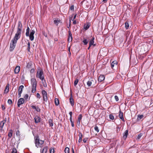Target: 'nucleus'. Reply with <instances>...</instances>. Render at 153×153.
<instances>
[{
  "label": "nucleus",
  "instance_id": "obj_1",
  "mask_svg": "<svg viewBox=\"0 0 153 153\" xmlns=\"http://www.w3.org/2000/svg\"><path fill=\"white\" fill-rule=\"evenodd\" d=\"M30 28L28 27L27 29L26 32V35L27 36H29L30 38V39L31 41L33 40L34 39V34L35 33V31L34 30L31 29L30 30V34H29Z\"/></svg>",
  "mask_w": 153,
  "mask_h": 153
},
{
  "label": "nucleus",
  "instance_id": "obj_2",
  "mask_svg": "<svg viewBox=\"0 0 153 153\" xmlns=\"http://www.w3.org/2000/svg\"><path fill=\"white\" fill-rule=\"evenodd\" d=\"M31 84L32 85V90L31 92L32 93H34L36 90L37 85V82L36 79L34 78L32 79L31 80Z\"/></svg>",
  "mask_w": 153,
  "mask_h": 153
},
{
  "label": "nucleus",
  "instance_id": "obj_3",
  "mask_svg": "<svg viewBox=\"0 0 153 153\" xmlns=\"http://www.w3.org/2000/svg\"><path fill=\"white\" fill-rule=\"evenodd\" d=\"M82 3L83 6L85 8L87 9L90 7L91 2L90 0H84Z\"/></svg>",
  "mask_w": 153,
  "mask_h": 153
},
{
  "label": "nucleus",
  "instance_id": "obj_4",
  "mask_svg": "<svg viewBox=\"0 0 153 153\" xmlns=\"http://www.w3.org/2000/svg\"><path fill=\"white\" fill-rule=\"evenodd\" d=\"M36 77L39 78L40 79H44V75L42 69L37 71Z\"/></svg>",
  "mask_w": 153,
  "mask_h": 153
},
{
  "label": "nucleus",
  "instance_id": "obj_5",
  "mask_svg": "<svg viewBox=\"0 0 153 153\" xmlns=\"http://www.w3.org/2000/svg\"><path fill=\"white\" fill-rule=\"evenodd\" d=\"M20 30H17V32L13 39V40L17 41V40L20 38L21 34V31Z\"/></svg>",
  "mask_w": 153,
  "mask_h": 153
},
{
  "label": "nucleus",
  "instance_id": "obj_6",
  "mask_svg": "<svg viewBox=\"0 0 153 153\" xmlns=\"http://www.w3.org/2000/svg\"><path fill=\"white\" fill-rule=\"evenodd\" d=\"M11 42H12L10 43V51H12L13 50L15 47L16 44V43L17 41L12 39Z\"/></svg>",
  "mask_w": 153,
  "mask_h": 153
},
{
  "label": "nucleus",
  "instance_id": "obj_7",
  "mask_svg": "<svg viewBox=\"0 0 153 153\" xmlns=\"http://www.w3.org/2000/svg\"><path fill=\"white\" fill-rule=\"evenodd\" d=\"M42 95L44 101L47 102L48 100L47 92L45 90H43L42 91Z\"/></svg>",
  "mask_w": 153,
  "mask_h": 153
},
{
  "label": "nucleus",
  "instance_id": "obj_8",
  "mask_svg": "<svg viewBox=\"0 0 153 153\" xmlns=\"http://www.w3.org/2000/svg\"><path fill=\"white\" fill-rule=\"evenodd\" d=\"M35 143L36 144V146L37 148L39 147H41V145L40 144V140L38 136H37L36 139L35 140Z\"/></svg>",
  "mask_w": 153,
  "mask_h": 153
},
{
  "label": "nucleus",
  "instance_id": "obj_9",
  "mask_svg": "<svg viewBox=\"0 0 153 153\" xmlns=\"http://www.w3.org/2000/svg\"><path fill=\"white\" fill-rule=\"evenodd\" d=\"M25 100L23 98H20L18 100L17 102L18 107H19L20 105L23 104Z\"/></svg>",
  "mask_w": 153,
  "mask_h": 153
},
{
  "label": "nucleus",
  "instance_id": "obj_10",
  "mask_svg": "<svg viewBox=\"0 0 153 153\" xmlns=\"http://www.w3.org/2000/svg\"><path fill=\"white\" fill-rule=\"evenodd\" d=\"M6 120H3L0 123V130L1 131H3V127L4 124L6 123Z\"/></svg>",
  "mask_w": 153,
  "mask_h": 153
},
{
  "label": "nucleus",
  "instance_id": "obj_11",
  "mask_svg": "<svg viewBox=\"0 0 153 153\" xmlns=\"http://www.w3.org/2000/svg\"><path fill=\"white\" fill-rule=\"evenodd\" d=\"M128 134V130H126L123 134V138L124 140H126Z\"/></svg>",
  "mask_w": 153,
  "mask_h": 153
},
{
  "label": "nucleus",
  "instance_id": "obj_12",
  "mask_svg": "<svg viewBox=\"0 0 153 153\" xmlns=\"http://www.w3.org/2000/svg\"><path fill=\"white\" fill-rule=\"evenodd\" d=\"M119 117L120 119H121L122 121L124 122V120L123 117V112H121V111H120L119 114Z\"/></svg>",
  "mask_w": 153,
  "mask_h": 153
},
{
  "label": "nucleus",
  "instance_id": "obj_13",
  "mask_svg": "<svg viewBox=\"0 0 153 153\" xmlns=\"http://www.w3.org/2000/svg\"><path fill=\"white\" fill-rule=\"evenodd\" d=\"M83 40L82 41V42L84 43V45H87L89 41V38L88 37L86 38L84 37L83 38Z\"/></svg>",
  "mask_w": 153,
  "mask_h": 153
},
{
  "label": "nucleus",
  "instance_id": "obj_14",
  "mask_svg": "<svg viewBox=\"0 0 153 153\" xmlns=\"http://www.w3.org/2000/svg\"><path fill=\"white\" fill-rule=\"evenodd\" d=\"M94 37H92L91 39L89 41V45H90V47L91 46V45H93L94 46H95V45L94 44Z\"/></svg>",
  "mask_w": 153,
  "mask_h": 153
},
{
  "label": "nucleus",
  "instance_id": "obj_15",
  "mask_svg": "<svg viewBox=\"0 0 153 153\" xmlns=\"http://www.w3.org/2000/svg\"><path fill=\"white\" fill-rule=\"evenodd\" d=\"M34 119L35 123H39L40 121V118L38 116H35L34 118Z\"/></svg>",
  "mask_w": 153,
  "mask_h": 153
},
{
  "label": "nucleus",
  "instance_id": "obj_16",
  "mask_svg": "<svg viewBox=\"0 0 153 153\" xmlns=\"http://www.w3.org/2000/svg\"><path fill=\"white\" fill-rule=\"evenodd\" d=\"M105 79V76L103 75H100L99 77L98 80L99 82H101Z\"/></svg>",
  "mask_w": 153,
  "mask_h": 153
},
{
  "label": "nucleus",
  "instance_id": "obj_17",
  "mask_svg": "<svg viewBox=\"0 0 153 153\" xmlns=\"http://www.w3.org/2000/svg\"><path fill=\"white\" fill-rule=\"evenodd\" d=\"M69 36L68 39V41L69 42H71L72 40V34L70 31H69Z\"/></svg>",
  "mask_w": 153,
  "mask_h": 153
},
{
  "label": "nucleus",
  "instance_id": "obj_18",
  "mask_svg": "<svg viewBox=\"0 0 153 153\" xmlns=\"http://www.w3.org/2000/svg\"><path fill=\"white\" fill-rule=\"evenodd\" d=\"M20 70V67L19 66H16L15 68L14 72L15 74H18Z\"/></svg>",
  "mask_w": 153,
  "mask_h": 153
},
{
  "label": "nucleus",
  "instance_id": "obj_19",
  "mask_svg": "<svg viewBox=\"0 0 153 153\" xmlns=\"http://www.w3.org/2000/svg\"><path fill=\"white\" fill-rule=\"evenodd\" d=\"M9 84H7L5 87V89L4 91V94H7L9 90Z\"/></svg>",
  "mask_w": 153,
  "mask_h": 153
},
{
  "label": "nucleus",
  "instance_id": "obj_20",
  "mask_svg": "<svg viewBox=\"0 0 153 153\" xmlns=\"http://www.w3.org/2000/svg\"><path fill=\"white\" fill-rule=\"evenodd\" d=\"M22 24L20 21L18 22V26L17 28L18 30H20L22 31Z\"/></svg>",
  "mask_w": 153,
  "mask_h": 153
},
{
  "label": "nucleus",
  "instance_id": "obj_21",
  "mask_svg": "<svg viewBox=\"0 0 153 153\" xmlns=\"http://www.w3.org/2000/svg\"><path fill=\"white\" fill-rule=\"evenodd\" d=\"M82 115L81 114L79 115V117H78V120L77 121V124L79 126L80 125V120L82 119Z\"/></svg>",
  "mask_w": 153,
  "mask_h": 153
},
{
  "label": "nucleus",
  "instance_id": "obj_22",
  "mask_svg": "<svg viewBox=\"0 0 153 153\" xmlns=\"http://www.w3.org/2000/svg\"><path fill=\"white\" fill-rule=\"evenodd\" d=\"M31 108L33 109H34L36 110L37 112H40V109L39 108L38 106H36L34 105H32L31 106Z\"/></svg>",
  "mask_w": 153,
  "mask_h": 153
},
{
  "label": "nucleus",
  "instance_id": "obj_23",
  "mask_svg": "<svg viewBox=\"0 0 153 153\" xmlns=\"http://www.w3.org/2000/svg\"><path fill=\"white\" fill-rule=\"evenodd\" d=\"M48 147H45L42 150V151L41 150V153H46L47 152Z\"/></svg>",
  "mask_w": 153,
  "mask_h": 153
},
{
  "label": "nucleus",
  "instance_id": "obj_24",
  "mask_svg": "<svg viewBox=\"0 0 153 153\" xmlns=\"http://www.w3.org/2000/svg\"><path fill=\"white\" fill-rule=\"evenodd\" d=\"M69 100L72 106H73L74 105V99L72 98V96H71Z\"/></svg>",
  "mask_w": 153,
  "mask_h": 153
},
{
  "label": "nucleus",
  "instance_id": "obj_25",
  "mask_svg": "<svg viewBox=\"0 0 153 153\" xmlns=\"http://www.w3.org/2000/svg\"><path fill=\"white\" fill-rule=\"evenodd\" d=\"M42 81V84H43V86L45 87H47V84H46V81H45V79H41Z\"/></svg>",
  "mask_w": 153,
  "mask_h": 153
},
{
  "label": "nucleus",
  "instance_id": "obj_26",
  "mask_svg": "<svg viewBox=\"0 0 153 153\" xmlns=\"http://www.w3.org/2000/svg\"><path fill=\"white\" fill-rule=\"evenodd\" d=\"M24 88V86L23 85H20L19 88L18 90V92H22V89Z\"/></svg>",
  "mask_w": 153,
  "mask_h": 153
},
{
  "label": "nucleus",
  "instance_id": "obj_27",
  "mask_svg": "<svg viewBox=\"0 0 153 153\" xmlns=\"http://www.w3.org/2000/svg\"><path fill=\"white\" fill-rule=\"evenodd\" d=\"M117 62L116 61H113L111 63V67L112 68H113L114 66V65H117Z\"/></svg>",
  "mask_w": 153,
  "mask_h": 153
},
{
  "label": "nucleus",
  "instance_id": "obj_28",
  "mask_svg": "<svg viewBox=\"0 0 153 153\" xmlns=\"http://www.w3.org/2000/svg\"><path fill=\"white\" fill-rule=\"evenodd\" d=\"M143 115H138L137 116V120H140L141 119L143 118Z\"/></svg>",
  "mask_w": 153,
  "mask_h": 153
},
{
  "label": "nucleus",
  "instance_id": "obj_29",
  "mask_svg": "<svg viewBox=\"0 0 153 153\" xmlns=\"http://www.w3.org/2000/svg\"><path fill=\"white\" fill-rule=\"evenodd\" d=\"M12 133H13V131L12 130H10V132H9L8 134V136L9 137V139L10 138L12 135Z\"/></svg>",
  "mask_w": 153,
  "mask_h": 153
},
{
  "label": "nucleus",
  "instance_id": "obj_30",
  "mask_svg": "<svg viewBox=\"0 0 153 153\" xmlns=\"http://www.w3.org/2000/svg\"><path fill=\"white\" fill-rule=\"evenodd\" d=\"M53 22L54 24L57 25L60 22V20L58 19H55L54 20Z\"/></svg>",
  "mask_w": 153,
  "mask_h": 153
},
{
  "label": "nucleus",
  "instance_id": "obj_31",
  "mask_svg": "<svg viewBox=\"0 0 153 153\" xmlns=\"http://www.w3.org/2000/svg\"><path fill=\"white\" fill-rule=\"evenodd\" d=\"M49 125L50 126H53V120L51 119H49L48 120Z\"/></svg>",
  "mask_w": 153,
  "mask_h": 153
},
{
  "label": "nucleus",
  "instance_id": "obj_32",
  "mask_svg": "<svg viewBox=\"0 0 153 153\" xmlns=\"http://www.w3.org/2000/svg\"><path fill=\"white\" fill-rule=\"evenodd\" d=\"M64 151H65V153H69V152H70L69 148L68 147H66Z\"/></svg>",
  "mask_w": 153,
  "mask_h": 153
},
{
  "label": "nucleus",
  "instance_id": "obj_33",
  "mask_svg": "<svg viewBox=\"0 0 153 153\" xmlns=\"http://www.w3.org/2000/svg\"><path fill=\"white\" fill-rule=\"evenodd\" d=\"M125 26L126 29H128L129 27V24L128 22L126 21L125 23Z\"/></svg>",
  "mask_w": 153,
  "mask_h": 153
},
{
  "label": "nucleus",
  "instance_id": "obj_34",
  "mask_svg": "<svg viewBox=\"0 0 153 153\" xmlns=\"http://www.w3.org/2000/svg\"><path fill=\"white\" fill-rule=\"evenodd\" d=\"M79 134H80L79 138L78 140V142H79L80 143L82 140V135L81 133H80Z\"/></svg>",
  "mask_w": 153,
  "mask_h": 153
},
{
  "label": "nucleus",
  "instance_id": "obj_35",
  "mask_svg": "<svg viewBox=\"0 0 153 153\" xmlns=\"http://www.w3.org/2000/svg\"><path fill=\"white\" fill-rule=\"evenodd\" d=\"M55 105H58L59 104V100H58V99L57 98H55Z\"/></svg>",
  "mask_w": 153,
  "mask_h": 153
},
{
  "label": "nucleus",
  "instance_id": "obj_36",
  "mask_svg": "<svg viewBox=\"0 0 153 153\" xmlns=\"http://www.w3.org/2000/svg\"><path fill=\"white\" fill-rule=\"evenodd\" d=\"M87 84L88 87L90 86L92 84L91 80L88 81L87 82Z\"/></svg>",
  "mask_w": 153,
  "mask_h": 153
},
{
  "label": "nucleus",
  "instance_id": "obj_37",
  "mask_svg": "<svg viewBox=\"0 0 153 153\" xmlns=\"http://www.w3.org/2000/svg\"><path fill=\"white\" fill-rule=\"evenodd\" d=\"M89 27V26L88 24L85 25H84V28L85 30H87Z\"/></svg>",
  "mask_w": 153,
  "mask_h": 153
},
{
  "label": "nucleus",
  "instance_id": "obj_38",
  "mask_svg": "<svg viewBox=\"0 0 153 153\" xmlns=\"http://www.w3.org/2000/svg\"><path fill=\"white\" fill-rule=\"evenodd\" d=\"M143 135V134L141 133H140L137 136V138H136L137 139L139 140L140 139L141 137Z\"/></svg>",
  "mask_w": 153,
  "mask_h": 153
},
{
  "label": "nucleus",
  "instance_id": "obj_39",
  "mask_svg": "<svg viewBox=\"0 0 153 153\" xmlns=\"http://www.w3.org/2000/svg\"><path fill=\"white\" fill-rule=\"evenodd\" d=\"M79 80L78 79H76L74 82V85L75 86H76L78 83V82Z\"/></svg>",
  "mask_w": 153,
  "mask_h": 153
},
{
  "label": "nucleus",
  "instance_id": "obj_40",
  "mask_svg": "<svg viewBox=\"0 0 153 153\" xmlns=\"http://www.w3.org/2000/svg\"><path fill=\"white\" fill-rule=\"evenodd\" d=\"M17 151L16 149L15 148H13L11 153H17Z\"/></svg>",
  "mask_w": 153,
  "mask_h": 153
},
{
  "label": "nucleus",
  "instance_id": "obj_41",
  "mask_svg": "<svg viewBox=\"0 0 153 153\" xmlns=\"http://www.w3.org/2000/svg\"><path fill=\"white\" fill-rule=\"evenodd\" d=\"M50 153H54V150L53 148H51L50 149Z\"/></svg>",
  "mask_w": 153,
  "mask_h": 153
},
{
  "label": "nucleus",
  "instance_id": "obj_42",
  "mask_svg": "<svg viewBox=\"0 0 153 153\" xmlns=\"http://www.w3.org/2000/svg\"><path fill=\"white\" fill-rule=\"evenodd\" d=\"M109 117L110 119L111 120H113L114 119V116L112 114H110L109 115Z\"/></svg>",
  "mask_w": 153,
  "mask_h": 153
},
{
  "label": "nucleus",
  "instance_id": "obj_43",
  "mask_svg": "<svg viewBox=\"0 0 153 153\" xmlns=\"http://www.w3.org/2000/svg\"><path fill=\"white\" fill-rule=\"evenodd\" d=\"M70 120L71 122V126L72 127H74V122L72 120V118H70Z\"/></svg>",
  "mask_w": 153,
  "mask_h": 153
},
{
  "label": "nucleus",
  "instance_id": "obj_44",
  "mask_svg": "<svg viewBox=\"0 0 153 153\" xmlns=\"http://www.w3.org/2000/svg\"><path fill=\"white\" fill-rule=\"evenodd\" d=\"M94 129L97 132H99V130L97 126H95L94 127Z\"/></svg>",
  "mask_w": 153,
  "mask_h": 153
},
{
  "label": "nucleus",
  "instance_id": "obj_45",
  "mask_svg": "<svg viewBox=\"0 0 153 153\" xmlns=\"http://www.w3.org/2000/svg\"><path fill=\"white\" fill-rule=\"evenodd\" d=\"M7 102L9 104H11L12 103V100L10 99H9L8 100Z\"/></svg>",
  "mask_w": 153,
  "mask_h": 153
},
{
  "label": "nucleus",
  "instance_id": "obj_46",
  "mask_svg": "<svg viewBox=\"0 0 153 153\" xmlns=\"http://www.w3.org/2000/svg\"><path fill=\"white\" fill-rule=\"evenodd\" d=\"M16 134L17 136H19V137L20 136V131L19 130H18L16 132Z\"/></svg>",
  "mask_w": 153,
  "mask_h": 153
},
{
  "label": "nucleus",
  "instance_id": "obj_47",
  "mask_svg": "<svg viewBox=\"0 0 153 153\" xmlns=\"http://www.w3.org/2000/svg\"><path fill=\"white\" fill-rule=\"evenodd\" d=\"M70 9L71 10H74V5H72L71 6Z\"/></svg>",
  "mask_w": 153,
  "mask_h": 153
},
{
  "label": "nucleus",
  "instance_id": "obj_48",
  "mask_svg": "<svg viewBox=\"0 0 153 153\" xmlns=\"http://www.w3.org/2000/svg\"><path fill=\"white\" fill-rule=\"evenodd\" d=\"M28 97V95L27 94H26L24 96V98L25 100L27 99Z\"/></svg>",
  "mask_w": 153,
  "mask_h": 153
},
{
  "label": "nucleus",
  "instance_id": "obj_49",
  "mask_svg": "<svg viewBox=\"0 0 153 153\" xmlns=\"http://www.w3.org/2000/svg\"><path fill=\"white\" fill-rule=\"evenodd\" d=\"M114 98L116 101H117L119 100V98L117 96L115 95L114 96Z\"/></svg>",
  "mask_w": 153,
  "mask_h": 153
},
{
  "label": "nucleus",
  "instance_id": "obj_50",
  "mask_svg": "<svg viewBox=\"0 0 153 153\" xmlns=\"http://www.w3.org/2000/svg\"><path fill=\"white\" fill-rule=\"evenodd\" d=\"M34 72V70L33 68L30 71V72L31 73H33Z\"/></svg>",
  "mask_w": 153,
  "mask_h": 153
},
{
  "label": "nucleus",
  "instance_id": "obj_51",
  "mask_svg": "<svg viewBox=\"0 0 153 153\" xmlns=\"http://www.w3.org/2000/svg\"><path fill=\"white\" fill-rule=\"evenodd\" d=\"M40 145H42V144H43L44 143V141L42 140H40Z\"/></svg>",
  "mask_w": 153,
  "mask_h": 153
},
{
  "label": "nucleus",
  "instance_id": "obj_52",
  "mask_svg": "<svg viewBox=\"0 0 153 153\" xmlns=\"http://www.w3.org/2000/svg\"><path fill=\"white\" fill-rule=\"evenodd\" d=\"M36 97L37 98H40V94L39 93H37L36 94Z\"/></svg>",
  "mask_w": 153,
  "mask_h": 153
},
{
  "label": "nucleus",
  "instance_id": "obj_53",
  "mask_svg": "<svg viewBox=\"0 0 153 153\" xmlns=\"http://www.w3.org/2000/svg\"><path fill=\"white\" fill-rule=\"evenodd\" d=\"M69 114L70 116V118H72V112L71 111H70L69 113Z\"/></svg>",
  "mask_w": 153,
  "mask_h": 153
},
{
  "label": "nucleus",
  "instance_id": "obj_54",
  "mask_svg": "<svg viewBox=\"0 0 153 153\" xmlns=\"http://www.w3.org/2000/svg\"><path fill=\"white\" fill-rule=\"evenodd\" d=\"M87 140V138H84L83 140V141L84 143H85L86 142Z\"/></svg>",
  "mask_w": 153,
  "mask_h": 153
},
{
  "label": "nucleus",
  "instance_id": "obj_55",
  "mask_svg": "<svg viewBox=\"0 0 153 153\" xmlns=\"http://www.w3.org/2000/svg\"><path fill=\"white\" fill-rule=\"evenodd\" d=\"M1 106H2V110H4L5 108V107L3 105H1Z\"/></svg>",
  "mask_w": 153,
  "mask_h": 153
},
{
  "label": "nucleus",
  "instance_id": "obj_56",
  "mask_svg": "<svg viewBox=\"0 0 153 153\" xmlns=\"http://www.w3.org/2000/svg\"><path fill=\"white\" fill-rule=\"evenodd\" d=\"M22 92H18V95L19 96V97H20L21 96V94H22Z\"/></svg>",
  "mask_w": 153,
  "mask_h": 153
},
{
  "label": "nucleus",
  "instance_id": "obj_57",
  "mask_svg": "<svg viewBox=\"0 0 153 153\" xmlns=\"http://www.w3.org/2000/svg\"><path fill=\"white\" fill-rule=\"evenodd\" d=\"M76 14L74 16V17L73 18V19L72 20V21H74V20L76 18Z\"/></svg>",
  "mask_w": 153,
  "mask_h": 153
},
{
  "label": "nucleus",
  "instance_id": "obj_58",
  "mask_svg": "<svg viewBox=\"0 0 153 153\" xmlns=\"http://www.w3.org/2000/svg\"><path fill=\"white\" fill-rule=\"evenodd\" d=\"M30 47H27V51H28V52H29L30 51Z\"/></svg>",
  "mask_w": 153,
  "mask_h": 153
},
{
  "label": "nucleus",
  "instance_id": "obj_59",
  "mask_svg": "<svg viewBox=\"0 0 153 153\" xmlns=\"http://www.w3.org/2000/svg\"><path fill=\"white\" fill-rule=\"evenodd\" d=\"M76 20L74 21L73 22V24L75 25V24H76Z\"/></svg>",
  "mask_w": 153,
  "mask_h": 153
},
{
  "label": "nucleus",
  "instance_id": "obj_60",
  "mask_svg": "<svg viewBox=\"0 0 153 153\" xmlns=\"http://www.w3.org/2000/svg\"><path fill=\"white\" fill-rule=\"evenodd\" d=\"M70 21V24H69V26H67V27H68V28H69L70 26V25L71 22V19H70V21Z\"/></svg>",
  "mask_w": 153,
  "mask_h": 153
},
{
  "label": "nucleus",
  "instance_id": "obj_61",
  "mask_svg": "<svg viewBox=\"0 0 153 153\" xmlns=\"http://www.w3.org/2000/svg\"><path fill=\"white\" fill-rule=\"evenodd\" d=\"M27 45H28V47H30V42H28V43H27Z\"/></svg>",
  "mask_w": 153,
  "mask_h": 153
},
{
  "label": "nucleus",
  "instance_id": "obj_62",
  "mask_svg": "<svg viewBox=\"0 0 153 153\" xmlns=\"http://www.w3.org/2000/svg\"><path fill=\"white\" fill-rule=\"evenodd\" d=\"M91 46H90V45H89V46L88 47V50H89Z\"/></svg>",
  "mask_w": 153,
  "mask_h": 153
},
{
  "label": "nucleus",
  "instance_id": "obj_63",
  "mask_svg": "<svg viewBox=\"0 0 153 153\" xmlns=\"http://www.w3.org/2000/svg\"><path fill=\"white\" fill-rule=\"evenodd\" d=\"M44 36H45V37H47V34H45V35H44Z\"/></svg>",
  "mask_w": 153,
  "mask_h": 153
},
{
  "label": "nucleus",
  "instance_id": "obj_64",
  "mask_svg": "<svg viewBox=\"0 0 153 153\" xmlns=\"http://www.w3.org/2000/svg\"><path fill=\"white\" fill-rule=\"evenodd\" d=\"M103 1H104L105 2H106L107 0H103Z\"/></svg>",
  "mask_w": 153,
  "mask_h": 153
}]
</instances>
